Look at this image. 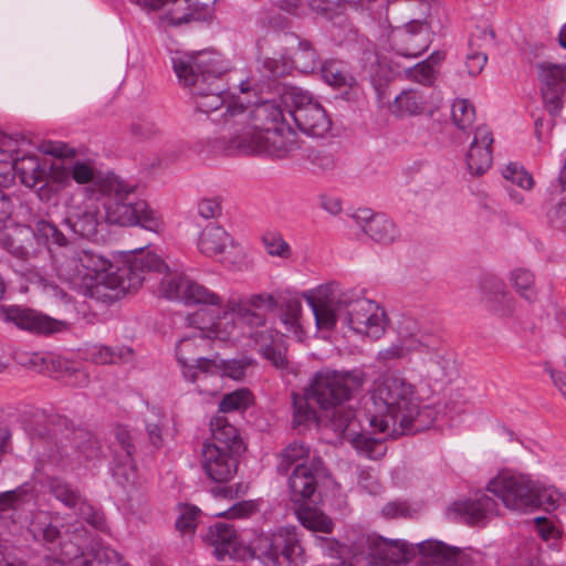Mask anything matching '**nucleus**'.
Returning a JSON list of instances; mask_svg holds the SVG:
<instances>
[{
    "mask_svg": "<svg viewBox=\"0 0 566 566\" xmlns=\"http://www.w3.org/2000/svg\"><path fill=\"white\" fill-rule=\"evenodd\" d=\"M353 443L359 452L370 459H377L385 452V447L381 440L370 438L366 434H357L353 439Z\"/></svg>",
    "mask_w": 566,
    "mask_h": 566,
    "instance_id": "6e6d98bb",
    "label": "nucleus"
},
{
    "mask_svg": "<svg viewBox=\"0 0 566 566\" xmlns=\"http://www.w3.org/2000/svg\"><path fill=\"white\" fill-rule=\"evenodd\" d=\"M364 232L374 241L388 244L398 238L394 222L385 214H373L369 209H359L353 214Z\"/></svg>",
    "mask_w": 566,
    "mask_h": 566,
    "instance_id": "2f4dec72",
    "label": "nucleus"
},
{
    "mask_svg": "<svg viewBox=\"0 0 566 566\" xmlns=\"http://www.w3.org/2000/svg\"><path fill=\"white\" fill-rule=\"evenodd\" d=\"M323 468V461L319 458H313L310 463L302 462L295 467L289 479L291 500L301 503L315 493L317 485V475Z\"/></svg>",
    "mask_w": 566,
    "mask_h": 566,
    "instance_id": "bb28decb",
    "label": "nucleus"
},
{
    "mask_svg": "<svg viewBox=\"0 0 566 566\" xmlns=\"http://www.w3.org/2000/svg\"><path fill=\"white\" fill-rule=\"evenodd\" d=\"M62 559L72 566H128L122 563L118 554L111 549H98L84 554L72 542L62 545Z\"/></svg>",
    "mask_w": 566,
    "mask_h": 566,
    "instance_id": "7c9ffc66",
    "label": "nucleus"
},
{
    "mask_svg": "<svg viewBox=\"0 0 566 566\" xmlns=\"http://www.w3.org/2000/svg\"><path fill=\"white\" fill-rule=\"evenodd\" d=\"M112 268L107 258L83 248V287L86 290L104 285L129 292L142 285L146 273L161 272L167 264L159 255L148 251L138 253L116 272H111Z\"/></svg>",
    "mask_w": 566,
    "mask_h": 566,
    "instance_id": "7ed1b4c3",
    "label": "nucleus"
},
{
    "mask_svg": "<svg viewBox=\"0 0 566 566\" xmlns=\"http://www.w3.org/2000/svg\"><path fill=\"white\" fill-rule=\"evenodd\" d=\"M296 126L306 135L322 137L331 129V119L313 96L298 87L285 88L281 96Z\"/></svg>",
    "mask_w": 566,
    "mask_h": 566,
    "instance_id": "9d476101",
    "label": "nucleus"
},
{
    "mask_svg": "<svg viewBox=\"0 0 566 566\" xmlns=\"http://www.w3.org/2000/svg\"><path fill=\"white\" fill-rule=\"evenodd\" d=\"M170 2L172 3V8L166 14L170 24L180 25L203 19L197 6L191 4V0H170Z\"/></svg>",
    "mask_w": 566,
    "mask_h": 566,
    "instance_id": "8fccbe9b",
    "label": "nucleus"
},
{
    "mask_svg": "<svg viewBox=\"0 0 566 566\" xmlns=\"http://www.w3.org/2000/svg\"><path fill=\"white\" fill-rule=\"evenodd\" d=\"M102 220L98 205L86 201L82 206L70 209L65 224L73 233L91 239L97 234Z\"/></svg>",
    "mask_w": 566,
    "mask_h": 566,
    "instance_id": "c756f323",
    "label": "nucleus"
},
{
    "mask_svg": "<svg viewBox=\"0 0 566 566\" xmlns=\"http://www.w3.org/2000/svg\"><path fill=\"white\" fill-rule=\"evenodd\" d=\"M259 549L273 566H298L303 548L295 526H282L260 539Z\"/></svg>",
    "mask_w": 566,
    "mask_h": 566,
    "instance_id": "dca6fc26",
    "label": "nucleus"
},
{
    "mask_svg": "<svg viewBox=\"0 0 566 566\" xmlns=\"http://www.w3.org/2000/svg\"><path fill=\"white\" fill-rule=\"evenodd\" d=\"M206 340L203 328L199 327L191 334L184 336L176 345V356L182 367V375L190 382L197 381L193 361L199 356L200 348L206 345Z\"/></svg>",
    "mask_w": 566,
    "mask_h": 566,
    "instance_id": "473e14b6",
    "label": "nucleus"
},
{
    "mask_svg": "<svg viewBox=\"0 0 566 566\" xmlns=\"http://www.w3.org/2000/svg\"><path fill=\"white\" fill-rule=\"evenodd\" d=\"M0 318L4 322L13 323L21 329L35 334H54L66 327L64 322L19 306H0Z\"/></svg>",
    "mask_w": 566,
    "mask_h": 566,
    "instance_id": "412c9836",
    "label": "nucleus"
},
{
    "mask_svg": "<svg viewBox=\"0 0 566 566\" xmlns=\"http://www.w3.org/2000/svg\"><path fill=\"white\" fill-rule=\"evenodd\" d=\"M444 53L434 51L431 55L416 64L412 67L407 69L406 76L408 80L430 86L436 81V69L443 61Z\"/></svg>",
    "mask_w": 566,
    "mask_h": 566,
    "instance_id": "ea45409f",
    "label": "nucleus"
},
{
    "mask_svg": "<svg viewBox=\"0 0 566 566\" xmlns=\"http://www.w3.org/2000/svg\"><path fill=\"white\" fill-rule=\"evenodd\" d=\"M365 382V375L360 370L337 371L324 369L317 371L306 387L308 396L323 410L333 409V424L337 431L355 434L350 430L354 421L352 410L339 408L343 402L349 400L353 394L359 390Z\"/></svg>",
    "mask_w": 566,
    "mask_h": 566,
    "instance_id": "20e7f679",
    "label": "nucleus"
},
{
    "mask_svg": "<svg viewBox=\"0 0 566 566\" xmlns=\"http://www.w3.org/2000/svg\"><path fill=\"white\" fill-rule=\"evenodd\" d=\"M432 31L424 21L413 20L391 33L392 49L401 56L416 59L428 50Z\"/></svg>",
    "mask_w": 566,
    "mask_h": 566,
    "instance_id": "6ab92c4d",
    "label": "nucleus"
},
{
    "mask_svg": "<svg viewBox=\"0 0 566 566\" xmlns=\"http://www.w3.org/2000/svg\"><path fill=\"white\" fill-rule=\"evenodd\" d=\"M64 241V233L44 219L33 224H14L1 237V247L13 258L36 268L35 261L50 249V243Z\"/></svg>",
    "mask_w": 566,
    "mask_h": 566,
    "instance_id": "423d86ee",
    "label": "nucleus"
},
{
    "mask_svg": "<svg viewBox=\"0 0 566 566\" xmlns=\"http://www.w3.org/2000/svg\"><path fill=\"white\" fill-rule=\"evenodd\" d=\"M273 41L282 45L280 56L291 59L300 71L307 73L317 67L318 56L311 41L294 33L274 34Z\"/></svg>",
    "mask_w": 566,
    "mask_h": 566,
    "instance_id": "b1692460",
    "label": "nucleus"
},
{
    "mask_svg": "<svg viewBox=\"0 0 566 566\" xmlns=\"http://www.w3.org/2000/svg\"><path fill=\"white\" fill-rule=\"evenodd\" d=\"M252 403V394L248 389L234 390L226 395L220 405L219 411L230 412L234 410H244Z\"/></svg>",
    "mask_w": 566,
    "mask_h": 566,
    "instance_id": "5fc2aeb1",
    "label": "nucleus"
},
{
    "mask_svg": "<svg viewBox=\"0 0 566 566\" xmlns=\"http://www.w3.org/2000/svg\"><path fill=\"white\" fill-rule=\"evenodd\" d=\"M71 177V163L66 165L56 161L48 169L46 180L60 186H65L69 184Z\"/></svg>",
    "mask_w": 566,
    "mask_h": 566,
    "instance_id": "69168bd1",
    "label": "nucleus"
},
{
    "mask_svg": "<svg viewBox=\"0 0 566 566\" xmlns=\"http://www.w3.org/2000/svg\"><path fill=\"white\" fill-rule=\"evenodd\" d=\"M426 107L424 96L416 90L401 92L394 101L392 112L397 116L419 115Z\"/></svg>",
    "mask_w": 566,
    "mask_h": 566,
    "instance_id": "c03bdc74",
    "label": "nucleus"
},
{
    "mask_svg": "<svg viewBox=\"0 0 566 566\" xmlns=\"http://www.w3.org/2000/svg\"><path fill=\"white\" fill-rule=\"evenodd\" d=\"M133 350L126 346H105L95 344L87 349V356L92 361L99 365L116 364L126 361L132 356Z\"/></svg>",
    "mask_w": 566,
    "mask_h": 566,
    "instance_id": "a18cd8bd",
    "label": "nucleus"
},
{
    "mask_svg": "<svg viewBox=\"0 0 566 566\" xmlns=\"http://www.w3.org/2000/svg\"><path fill=\"white\" fill-rule=\"evenodd\" d=\"M197 210L203 219H216L222 213L221 200L219 198H203L198 202Z\"/></svg>",
    "mask_w": 566,
    "mask_h": 566,
    "instance_id": "338daca9",
    "label": "nucleus"
},
{
    "mask_svg": "<svg viewBox=\"0 0 566 566\" xmlns=\"http://www.w3.org/2000/svg\"><path fill=\"white\" fill-rule=\"evenodd\" d=\"M214 122L222 125L229 136L230 147L234 148V138L245 132L254 133L255 137L266 134V128H275L285 122L283 111L271 101H265L253 106H245L240 99L231 101L227 112Z\"/></svg>",
    "mask_w": 566,
    "mask_h": 566,
    "instance_id": "6e6552de",
    "label": "nucleus"
},
{
    "mask_svg": "<svg viewBox=\"0 0 566 566\" xmlns=\"http://www.w3.org/2000/svg\"><path fill=\"white\" fill-rule=\"evenodd\" d=\"M423 326L411 317H403L398 324V342L390 346L380 349L377 353L376 359L382 364L388 365L394 360L408 359L417 355Z\"/></svg>",
    "mask_w": 566,
    "mask_h": 566,
    "instance_id": "aec40b11",
    "label": "nucleus"
},
{
    "mask_svg": "<svg viewBox=\"0 0 566 566\" xmlns=\"http://www.w3.org/2000/svg\"><path fill=\"white\" fill-rule=\"evenodd\" d=\"M203 541L213 548V555L219 560L237 559L241 557L242 546L239 542L235 530L227 523H216L210 526Z\"/></svg>",
    "mask_w": 566,
    "mask_h": 566,
    "instance_id": "a878e982",
    "label": "nucleus"
},
{
    "mask_svg": "<svg viewBox=\"0 0 566 566\" xmlns=\"http://www.w3.org/2000/svg\"><path fill=\"white\" fill-rule=\"evenodd\" d=\"M237 313L228 308V304L226 305V310L221 315L217 317V319L209 327L203 328V335L206 338L212 339H229L237 328Z\"/></svg>",
    "mask_w": 566,
    "mask_h": 566,
    "instance_id": "49530a36",
    "label": "nucleus"
},
{
    "mask_svg": "<svg viewBox=\"0 0 566 566\" xmlns=\"http://www.w3.org/2000/svg\"><path fill=\"white\" fill-rule=\"evenodd\" d=\"M48 490L56 501L70 510H76L83 495L77 486L60 478H51L48 481Z\"/></svg>",
    "mask_w": 566,
    "mask_h": 566,
    "instance_id": "79ce46f5",
    "label": "nucleus"
},
{
    "mask_svg": "<svg viewBox=\"0 0 566 566\" xmlns=\"http://www.w3.org/2000/svg\"><path fill=\"white\" fill-rule=\"evenodd\" d=\"M251 361L247 358L220 360V376H227L234 380H240L244 377L247 367Z\"/></svg>",
    "mask_w": 566,
    "mask_h": 566,
    "instance_id": "e2e57ef3",
    "label": "nucleus"
},
{
    "mask_svg": "<svg viewBox=\"0 0 566 566\" xmlns=\"http://www.w3.org/2000/svg\"><path fill=\"white\" fill-rule=\"evenodd\" d=\"M486 61H488L486 53L475 50L472 46V44H470V49H469V52L467 54V60H465V66H467L468 74L470 76L479 75L483 71Z\"/></svg>",
    "mask_w": 566,
    "mask_h": 566,
    "instance_id": "0e129e2a",
    "label": "nucleus"
},
{
    "mask_svg": "<svg viewBox=\"0 0 566 566\" xmlns=\"http://www.w3.org/2000/svg\"><path fill=\"white\" fill-rule=\"evenodd\" d=\"M493 142V134L488 126H479L475 129L467 154V166L471 175H483L491 167Z\"/></svg>",
    "mask_w": 566,
    "mask_h": 566,
    "instance_id": "cd10ccee",
    "label": "nucleus"
},
{
    "mask_svg": "<svg viewBox=\"0 0 566 566\" xmlns=\"http://www.w3.org/2000/svg\"><path fill=\"white\" fill-rule=\"evenodd\" d=\"M101 444L96 437L83 429H76L71 438L60 440L50 458L62 469L82 465L101 457Z\"/></svg>",
    "mask_w": 566,
    "mask_h": 566,
    "instance_id": "4468645a",
    "label": "nucleus"
},
{
    "mask_svg": "<svg viewBox=\"0 0 566 566\" xmlns=\"http://www.w3.org/2000/svg\"><path fill=\"white\" fill-rule=\"evenodd\" d=\"M503 177L526 190H530L534 184L532 176L522 166L515 163H510L504 168Z\"/></svg>",
    "mask_w": 566,
    "mask_h": 566,
    "instance_id": "13d9d810",
    "label": "nucleus"
},
{
    "mask_svg": "<svg viewBox=\"0 0 566 566\" xmlns=\"http://www.w3.org/2000/svg\"><path fill=\"white\" fill-rule=\"evenodd\" d=\"M324 81L336 87L353 86L354 76L348 72L346 65L337 60H326L321 66Z\"/></svg>",
    "mask_w": 566,
    "mask_h": 566,
    "instance_id": "de8ad7c7",
    "label": "nucleus"
},
{
    "mask_svg": "<svg viewBox=\"0 0 566 566\" xmlns=\"http://www.w3.org/2000/svg\"><path fill=\"white\" fill-rule=\"evenodd\" d=\"M109 450L113 455L112 472L118 484L127 490L135 486L137 480L136 464L133 459L134 446L129 431L122 426L114 430V440L111 441Z\"/></svg>",
    "mask_w": 566,
    "mask_h": 566,
    "instance_id": "f3484780",
    "label": "nucleus"
},
{
    "mask_svg": "<svg viewBox=\"0 0 566 566\" xmlns=\"http://www.w3.org/2000/svg\"><path fill=\"white\" fill-rule=\"evenodd\" d=\"M316 326L331 331L339 321L356 334L380 338L388 323L385 310L354 289H344L337 282L319 285L304 294Z\"/></svg>",
    "mask_w": 566,
    "mask_h": 566,
    "instance_id": "f03ea898",
    "label": "nucleus"
},
{
    "mask_svg": "<svg viewBox=\"0 0 566 566\" xmlns=\"http://www.w3.org/2000/svg\"><path fill=\"white\" fill-rule=\"evenodd\" d=\"M511 283L515 292L528 302H534L537 297L534 274L526 269H515L511 272Z\"/></svg>",
    "mask_w": 566,
    "mask_h": 566,
    "instance_id": "3c124183",
    "label": "nucleus"
},
{
    "mask_svg": "<svg viewBox=\"0 0 566 566\" xmlns=\"http://www.w3.org/2000/svg\"><path fill=\"white\" fill-rule=\"evenodd\" d=\"M28 530L38 542L54 543L60 537V530L52 523V517L46 511L35 512Z\"/></svg>",
    "mask_w": 566,
    "mask_h": 566,
    "instance_id": "a19ab883",
    "label": "nucleus"
},
{
    "mask_svg": "<svg viewBox=\"0 0 566 566\" xmlns=\"http://www.w3.org/2000/svg\"><path fill=\"white\" fill-rule=\"evenodd\" d=\"M536 500L534 501V509L538 506H545L546 510L555 509L560 500L562 494L552 486H543L538 481H536Z\"/></svg>",
    "mask_w": 566,
    "mask_h": 566,
    "instance_id": "bf43d9fd",
    "label": "nucleus"
},
{
    "mask_svg": "<svg viewBox=\"0 0 566 566\" xmlns=\"http://www.w3.org/2000/svg\"><path fill=\"white\" fill-rule=\"evenodd\" d=\"M452 120L459 129H467L475 119V109L468 99H455L451 106Z\"/></svg>",
    "mask_w": 566,
    "mask_h": 566,
    "instance_id": "864d4df0",
    "label": "nucleus"
},
{
    "mask_svg": "<svg viewBox=\"0 0 566 566\" xmlns=\"http://www.w3.org/2000/svg\"><path fill=\"white\" fill-rule=\"evenodd\" d=\"M54 249L49 252L52 259V266L60 280L69 283L74 289L83 287V248L70 243L64 235V241L53 243Z\"/></svg>",
    "mask_w": 566,
    "mask_h": 566,
    "instance_id": "a211bd4d",
    "label": "nucleus"
},
{
    "mask_svg": "<svg viewBox=\"0 0 566 566\" xmlns=\"http://www.w3.org/2000/svg\"><path fill=\"white\" fill-rule=\"evenodd\" d=\"M263 244L266 252L272 256L289 259L292 254L289 243L277 233H266L263 235Z\"/></svg>",
    "mask_w": 566,
    "mask_h": 566,
    "instance_id": "4d7b16f0",
    "label": "nucleus"
},
{
    "mask_svg": "<svg viewBox=\"0 0 566 566\" xmlns=\"http://www.w3.org/2000/svg\"><path fill=\"white\" fill-rule=\"evenodd\" d=\"M486 489L509 510L527 512L534 509L536 481L527 474L510 470L501 471L489 482Z\"/></svg>",
    "mask_w": 566,
    "mask_h": 566,
    "instance_id": "9b49d317",
    "label": "nucleus"
},
{
    "mask_svg": "<svg viewBox=\"0 0 566 566\" xmlns=\"http://www.w3.org/2000/svg\"><path fill=\"white\" fill-rule=\"evenodd\" d=\"M169 268L158 274L164 273L158 286V295L168 300H177L186 305H220L221 297L206 286L190 280L187 276L176 273H168Z\"/></svg>",
    "mask_w": 566,
    "mask_h": 566,
    "instance_id": "2eb2a0df",
    "label": "nucleus"
},
{
    "mask_svg": "<svg viewBox=\"0 0 566 566\" xmlns=\"http://www.w3.org/2000/svg\"><path fill=\"white\" fill-rule=\"evenodd\" d=\"M367 411L369 424L391 438L429 429L439 413L432 406H422L416 387L399 376L374 381Z\"/></svg>",
    "mask_w": 566,
    "mask_h": 566,
    "instance_id": "f257e3e1",
    "label": "nucleus"
},
{
    "mask_svg": "<svg viewBox=\"0 0 566 566\" xmlns=\"http://www.w3.org/2000/svg\"><path fill=\"white\" fill-rule=\"evenodd\" d=\"M277 306L271 294H254L248 298L230 300L228 308L237 313L238 322L250 327H261L266 315Z\"/></svg>",
    "mask_w": 566,
    "mask_h": 566,
    "instance_id": "5701e85b",
    "label": "nucleus"
},
{
    "mask_svg": "<svg viewBox=\"0 0 566 566\" xmlns=\"http://www.w3.org/2000/svg\"><path fill=\"white\" fill-rule=\"evenodd\" d=\"M199 513L200 511L196 506H184L176 521V528L184 535L193 534L197 528Z\"/></svg>",
    "mask_w": 566,
    "mask_h": 566,
    "instance_id": "052dcab7",
    "label": "nucleus"
},
{
    "mask_svg": "<svg viewBox=\"0 0 566 566\" xmlns=\"http://www.w3.org/2000/svg\"><path fill=\"white\" fill-rule=\"evenodd\" d=\"M314 400L308 396V390L305 388L303 394H292L293 406V426H308L317 421V412L313 407Z\"/></svg>",
    "mask_w": 566,
    "mask_h": 566,
    "instance_id": "37998d69",
    "label": "nucleus"
},
{
    "mask_svg": "<svg viewBox=\"0 0 566 566\" xmlns=\"http://www.w3.org/2000/svg\"><path fill=\"white\" fill-rule=\"evenodd\" d=\"M451 510L470 525L482 523L491 515L499 514L496 502L486 494H481L473 500L455 502Z\"/></svg>",
    "mask_w": 566,
    "mask_h": 566,
    "instance_id": "f704fd0d",
    "label": "nucleus"
},
{
    "mask_svg": "<svg viewBox=\"0 0 566 566\" xmlns=\"http://www.w3.org/2000/svg\"><path fill=\"white\" fill-rule=\"evenodd\" d=\"M10 168V182L12 181V172H14L20 181L29 188L44 182L48 175V166L35 156H24L13 160Z\"/></svg>",
    "mask_w": 566,
    "mask_h": 566,
    "instance_id": "e433bc0d",
    "label": "nucleus"
},
{
    "mask_svg": "<svg viewBox=\"0 0 566 566\" xmlns=\"http://www.w3.org/2000/svg\"><path fill=\"white\" fill-rule=\"evenodd\" d=\"M197 245L202 254L212 258L226 253L229 248H233L234 241L223 227L209 223L200 232Z\"/></svg>",
    "mask_w": 566,
    "mask_h": 566,
    "instance_id": "c9c22d12",
    "label": "nucleus"
},
{
    "mask_svg": "<svg viewBox=\"0 0 566 566\" xmlns=\"http://www.w3.org/2000/svg\"><path fill=\"white\" fill-rule=\"evenodd\" d=\"M201 465L210 480L217 483H224L237 473L238 460L234 457V452L224 448H218L214 444H203Z\"/></svg>",
    "mask_w": 566,
    "mask_h": 566,
    "instance_id": "393cba45",
    "label": "nucleus"
},
{
    "mask_svg": "<svg viewBox=\"0 0 566 566\" xmlns=\"http://www.w3.org/2000/svg\"><path fill=\"white\" fill-rule=\"evenodd\" d=\"M25 143L23 135H8L0 132V185L10 184V166L17 160L15 155L22 144Z\"/></svg>",
    "mask_w": 566,
    "mask_h": 566,
    "instance_id": "58836bf2",
    "label": "nucleus"
},
{
    "mask_svg": "<svg viewBox=\"0 0 566 566\" xmlns=\"http://www.w3.org/2000/svg\"><path fill=\"white\" fill-rule=\"evenodd\" d=\"M310 457V448L302 441H293L289 443L279 454L277 472L286 474L292 465L300 464V461Z\"/></svg>",
    "mask_w": 566,
    "mask_h": 566,
    "instance_id": "09e8293b",
    "label": "nucleus"
},
{
    "mask_svg": "<svg viewBox=\"0 0 566 566\" xmlns=\"http://www.w3.org/2000/svg\"><path fill=\"white\" fill-rule=\"evenodd\" d=\"M368 554L373 563H408L417 549L423 557L441 566H453L458 562L460 549L439 541H423L413 547L400 539H387L381 536L367 537Z\"/></svg>",
    "mask_w": 566,
    "mask_h": 566,
    "instance_id": "0eeeda50",
    "label": "nucleus"
},
{
    "mask_svg": "<svg viewBox=\"0 0 566 566\" xmlns=\"http://www.w3.org/2000/svg\"><path fill=\"white\" fill-rule=\"evenodd\" d=\"M189 94L192 96L197 109L205 114L216 113L224 104L227 108L231 101L240 102V97H229L222 76H218L208 84L195 86L193 92Z\"/></svg>",
    "mask_w": 566,
    "mask_h": 566,
    "instance_id": "c85d7f7f",
    "label": "nucleus"
},
{
    "mask_svg": "<svg viewBox=\"0 0 566 566\" xmlns=\"http://www.w3.org/2000/svg\"><path fill=\"white\" fill-rule=\"evenodd\" d=\"M538 69L544 105L549 114L555 116L563 108V96L566 91V65L542 63Z\"/></svg>",
    "mask_w": 566,
    "mask_h": 566,
    "instance_id": "4be33fe9",
    "label": "nucleus"
},
{
    "mask_svg": "<svg viewBox=\"0 0 566 566\" xmlns=\"http://www.w3.org/2000/svg\"><path fill=\"white\" fill-rule=\"evenodd\" d=\"M251 338L259 347L258 350L261 355L271 361L273 366L276 368L286 367L287 359L284 354L282 336L277 331L271 327L261 331L258 329L251 334Z\"/></svg>",
    "mask_w": 566,
    "mask_h": 566,
    "instance_id": "72a5a7b5",
    "label": "nucleus"
},
{
    "mask_svg": "<svg viewBox=\"0 0 566 566\" xmlns=\"http://www.w3.org/2000/svg\"><path fill=\"white\" fill-rule=\"evenodd\" d=\"M171 64L179 84L189 93L195 86L208 84L229 70V64L212 51H176L171 55Z\"/></svg>",
    "mask_w": 566,
    "mask_h": 566,
    "instance_id": "1a4fd4ad",
    "label": "nucleus"
},
{
    "mask_svg": "<svg viewBox=\"0 0 566 566\" xmlns=\"http://www.w3.org/2000/svg\"><path fill=\"white\" fill-rule=\"evenodd\" d=\"M99 192L105 197L103 203L105 220L123 227L140 226L146 230L159 232L163 228L160 216L149 208L145 200L138 199L135 187L127 185L118 176L108 174L97 182Z\"/></svg>",
    "mask_w": 566,
    "mask_h": 566,
    "instance_id": "39448f33",
    "label": "nucleus"
},
{
    "mask_svg": "<svg viewBox=\"0 0 566 566\" xmlns=\"http://www.w3.org/2000/svg\"><path fill=\"white\" fill-rule=\"evenodd\" d=\"M75 514H77L81 518L86 521L88 524L96 528H102L104 526L105 520L104 515L95 510L84 497L81 496V502L78 503L76 510H73Z\"/></svg>",
    "mask_w": 566,
    "mask_h": 566,
    "instance_id": "680f3d73",
    "label": "nucleus"
},
{
    "mask_svg": "<svg viewBox=\"0 0 566 566\" xmlns=\"http://www.w3.org/2000/svg\"><path fill=\"white\" fill-rule=\"evenodd\" d=\"M300 523L314 532L329 533L333 530L332 520L323 512L312 509L304 507L297 512Z\"/></svg>",
    "mask_w": 566,
    "mask_h": 566,
    "instance_id": "603ef678",
    "label": "nucleus"
},
{
    "mask_svg": "<svg viewBox=\"0 0 566 566\" xmlns=\"http://www.w3.org/2000/svg\"><path fill=\"white\" fill-rule=\"evenodd\" d=\"M210 430L211 441H207L205 444H214L234 453L239 452L242 443L238 431L223 415H217L211 419Z\"/></svg>",
    "mask_w": 566,
    "mask_h": 566,
    "instance_id": "4c0bfd02",
    "label": "nucleus"
},
{
    "mask_svg": "<svg viewBox=\"0 0 566 566\" xmlns=\"http://www.w3.org/2000/svg\"><path fill=\"white\" fill-rule=\"evenodd\" d=\"M300 148L296 133L285 122L275 128H266V134L245 132L234 138V149L243 154H268L285 157Z\"/></svg>",
    "mask_w": 566,
    "mask_h": 566,
    "instance_id": "f8f14e48",
    "label": "nucleus"
},
{
    "mask_svg": "<svg viewBox=\"0 0 566 566\" xmlns=\"http://www.w3.org/2000/svg\"><path fill=\"white\" fill-rule=\"evenodd\" d=\"M547 218L553 228L566 231V202L554 205L547 212Z\"/></svg>",
    "mask_w": 566,
    "mask_h": 566,
    "instance_id": "774afa93",
    "label": "nucleus"
},
{
    "mask_svg": "<svg viewBox=\"0 0 566 566\" xmlns=\"http://www.w3.org/2000/svg\"><path fill=\"white\" fill-rule=\"evenodd\" d=\"M419 338L420 343L415 357L424 377L433 381L451 378L455 371L454 361L442 347L440 337L423 327Z\"/></svg>",
    "mask_w": 566,
    "mask_h": 566,
    "instance_id": "ddd939ff",
    "label": "nucleus"
}]
</instances>
